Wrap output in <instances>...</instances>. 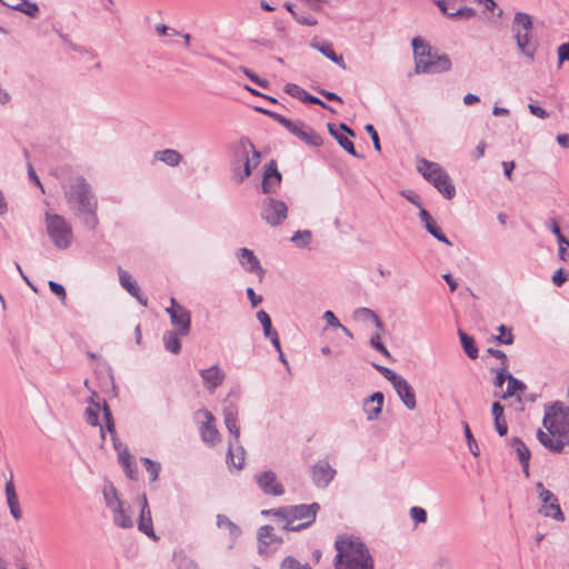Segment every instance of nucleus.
I'll return each instance as SVG.
<instances>
[{"label": "nucleus", "instance_id": "31", "mask_svg": "<svg viewBox=\"0 0 569 569\" xmlns=\"http://www.w3.org/2000/svg\"><path fill=\"white\" fill-rule=\"evenodd\" d=\"M312 47L316 48L319 52H321L325 57L330 59L332 62L340 66L342 69L346 68V63L343 61L342 56L337 54L335 52L331 43H329V42L312 43Z\"/></svg>", "mask_w": 569, "mask_h": 569}, {"label": "nucleus", "instance_id": "8", "mask_svg": "<svg viewBox=\"0 0 569 569\" xmlns=\"http://www.w3.org/2000/svg\"><path fill=\"white\" fill-rule=\"evenodd\" d=\"M96 392L89 398L90 406L84 410V418L87 423L97 427L100 426L101 438L104 439V430H107L113 441H116V427L111 410L106 401L101 407L100 402H96L93 397Z\"/></svg>", "mask_w": 569, "mask_h": 569}, {"label": "nucleus", "instance_id": "22", "mask_svg": "<svg viewBox=\"0 0 569 569\" xmlns=\"http://www.w3.org/2000/svg\"><path fill=\"white\" fill-rule=\"evenodd\" d=\"M170 322L172 331L180 333V337H187L191 330V313L187 308H178V312H172Z\"/></svg>", "mask_w": 569, "mask_h": 569}, {"label": "nucleus", "instance_id": "50", "mask_svg": "<svg viewBox=\"0 0 569 569\" xmlns=\"http://www.w3.org/2000/svg\"><path fill=\"white\" fill-rule=\"evenodd\" d=\"M282 569H311L308 562H300L293 557H287L281 562Z\"/></svg>", "mask_w": 569, "mask_h": 569}, {"label": "nucleus", "instance_id": "41", "mask_svg": "<svg viewBox=\"0 0 569 569\" xmlns=\"http://www.w3.org/2000/svg\"><path fill=\"white\" fill-rule=\"evenodd\" d=\"M217 526L219 528H227L232 537H238L240 535L239 527L224 515L217 516Z\"/></svg>", "mask_w": 569, "mask_h": 569}, {"label": "nucleus", "instance_id": "43", "mask_svg": "<svg viewBox=\"0 0 569 569\" xmlns=\"http://www.w3.org/2000/svg\"><path fill=\"white\" fill-rule=\"evenodd\" d=\"M445 14L450 19H471L477 14V11L473 8L463 7L455 11H447Z\"/></svg>", "mask_w": 569, "mask_h": 569}, {"label": "nucleus", "instance_id": "13", "mask_svg": "<svg viewBox=\"0 0 569 569\" xmlns=\"http://www.w3.org/2000/svg\"><path fill=\"white\" fill-rule=\"evenodd\" d=\"M258 487L264 495L282 496L284 493L283 487L277 480V476L272 470H266L256 477Z\"/></svg>", "mask_w": 569, "mask_h": 569}, {"label": "nucleus", "instance_id": "2", "mask_svg": "<svg viewBox=\"0 0 569 569\" xmlns=\"http://www.w3.org/2000/svg\"><path fill=\"white\" fill-rule=\"evenodd\" d=\"M542 425L547 432L539 429L537 438L545 448L561 452L566 445L569 446V416L561 402L546 407Z\"/></svg>", "mask_w": 569, "mask_h": 569}, {"label": "nucleus", "instance_id": "12", "mask_svg": "<svg viewBox=\"0 0 569 569\" xmlns=\"http://www.w3.org/2000/svg\"><path fill=\"white\" fill-rule=\"evenodd\" d=\"M536 489L538 497L542 502L538 510L539 513L557 521H563L565 516L558 502V498L550 490L546 489L541 482L536 485Z\"/></svg>", "mask_w": 569, "mask_h": 569}, {"label": "nucleus", "instance_id": "28", "mask_svg": "<svg viewBox=\"0 0 569 569\" xmlns=\"http://www.w3.org/2000/svg\"><path fill=\"white\" fill-rule=\"evenodd\" d=\"M113 522L116 526L120 528H132L133 520L131 516L128 513V510L124 508L123 503H118L113 509Z\"/></svg>", "mask_w": 569, "mask_h": 569}, {"label": "nucleus", "instance_id": "1", "mask_svg": "<svg viewBox=\"0 0 569 569\" xmlns=\"http://www.w3.org/2000/svg\"><path fill=\"white\" fill-rule=\"evenodd\" d=\"M61 187L70 212L86 229L94 230L99 224L98 200L91 184L83 176L73 174L62 181Z\"/></svg>", "mask_w": 569, "mask_h": 569}, {"label": "nucleus", "instance_id": "36", "mask_svg": "<svg viewBox=\"0 0 569 569\" xmlns=\"http://www.w3.org/2000/svg\"><path fill=\"white\" fill-rule=\"evenodd\" d=\"M173 561L178 569H199L197 562L188 557L183 551L174 552Z\"/></svg>", "mask_w": 569, "mask_h": 569}, {"label": "nucleus", "instance_id": "4", "mask_svg": "<svg viewBox=\"0 0 569 569\" xmlns=\"http://www.w3.org/2000/svg\"><path fill=\"white\" fill-rule=\"evenodd\" d=\"M319 509V503L312 502L310 505L284 506L277 509L263 510L262 513L273 515L284 520L286 523L282 527L284 530L298 531L315 522Z\"/></svg>", "mask_w": 569, "mask_h": 569}, {"label": "nucleus", "instance_id": "19", "mask_svg": "<svg viewBox=\"0 0 569 569\" xmlns=\"http://www.w3.org/2000/svg\"><path fill=\"white\" fill-rule=\"evenodd\" d=\"M271 526H262L258 531L259 552L267 553L277 549L282 540L273 535Z\"/></svg>", "mask_w": 569, "mask_h": 569}, {"label": "nucleus", "instance_id": "55", "mask_svg": "<svg viewBox=\"0 0 569 569\" xmlns=\"http://www.w3.org/2000/svg\"><path fill=\"white\" fill-rule=\"evenodd\" d=\"M375 368L391 383L393 385L401 376L398 375L397 372H395L393 370L387 368V367H383V366H379V365H375Z\"/></svg>", "mask_w": 569, "mask_h": 569}, {"label": "nucleus", "instance_id": "32", "mask_svg": "<svg viewBox=\"0 0 569 569\" xmlns=\"http://www.w3.org/2000/svg\"><path fill=\"white\" fill-rule=\"evenodd\" d=\"M236 442L229 441V449L227 452V462H230L237 469H242L244 465V448L238 446L236 449V453L233 452V446Z\"/></svg>", "mask_w": 569, "mask_h": 569}, {"label": "nucleus", "instance_id": "51", "mask_svg": "<svg viewBox=\"0 0 569 569\" xmlns=\"http://www.w3.org/2000/svg\"><path fill=\"white\" fill-rule=\"evenodd\" d=\"M336 139H337L338 143L340 144V147L343 148L349 154H351L356 158H362V156H360L356 151L353 142L351 140H349L346 136H343L341 133L339 136H336Z\"/></svg>", "mask_w": 569, "mask_h": 569}, {"label": "nucleus", "instance_id": "15", "mask_svg": "<svg viewBox=\"0 0 569 569\" xmlns=\"http://www.w3.org/2000/svg\"><path fill=\"white\" fill-rule=\"evenodd\" d=\"M281 173L278 171V167L274 160H271L269 163L264 166L263 177H262V192L263 193H274L278 187L281 183Z\"/></svg>", "mask_w": 569, "mask_h": 569}, {"label": "nucleus", "instance_id": "23", "mask_svg": "<svg viewBox=\"0 0 569 569\" xmlns=\"http://www.w3.org/2000/svg\"><path fill=\"white\" fill-rule=\"evenodd\" d=\"M385 396L382 392H373L370 397L363 401V411L366 412L369 421L377 420L382 411Z\"/></svg>", "mask_w": 569, "mask_h": 569}, {"label": "nucleus", "instance_id": "62", "mask_svg": "<svg viewBox=\"0 0 569 569\" xmlns=\"http://www.w3.org/2000/svg\"><path fill=\"white\" fill-rule=\"evenodd\" d=\"M243 70V73L250 79L252 80L256 84H258L259 87L261 88H267L268 86V81L264 80V79H261L259 78L256 73H253L251 70H249L248 68H242Z\"/></svg>", "mask_w": 569, "mask_h": 569}, {"label": "nucleus", "instance_id": "64", "mask_svg": "<svg viewBox=\"0 0 569 569\" xmlns=\"http://www.w3.org/2000/svg\"><path fill=\"white\" fill-rule=\"evenodd\" d=\"M435 569H452L451 560L448 557L440 556L433 562Z\"/></svg>", "mask_w": 569, "mask_h": 569}, {"label": "nucleus", "instance_id": "47", "mask_svg": "<svg viewBox=\"0 0 569 569\" xmlns=\"http://www.w3.org/2000/svg\"><path fill=\"white\" fill-rule=\"evenodd\" d=\"M256 316L258 321L262 326L264 336H270V333L276 331L272 327V322L269 315L264 310H259Z\"/></svg>", "mask_w": 569, "mask_h": 569}, {"label": "nucleus", "instance_id": "58", "mask_svg": "<svg viewBox=\"0 0 569 569\" xmlns=\"http://www.w3.org/2000/svg\"><path fill=\"white\" fill-rule=\"evenodd\" d=\"M380 335L379 333H376L371 337L370 339V345L373 349L378 350L379 352H381L383 356L386 357H390V352L388 351V349L385 347V345L381 342L380 340Z\"/></svg>", "mask_w": 569, "mask_h": 569}, {"label": "nucleus", "instance_id": "16", "mask_svg": "<svg viewBox=\"0 0 569 569\" xmlns=\"http://www.w3.org/2000/svg\"><path fill=\"white\" fill-rule=\"evenodd\" d=\"M292 134L298 137L305 143L311 147H319L322 144V138L310 127L306 126L302 122H293L291 127L288 129Z\"/></svg>", "mask_w": 569, "mask_h": 569}, {"label": "nucleus", "instance_id": "54", "mask_svg": "<svg viewBox=\"0 0 569 569\" xmlns=\"http://www.w3.org/2000/svg\"><path fill=\"white\" fill-rule=\"evenodd\" d=\"M49 288H50L51 292L60 299L62 305H66L67 293H66L64 287L62 284L51 280V281H49Z\"/></svg>", "mask_w": 569, "mask_h": 569}, {"label": "nucleus", "instance_id": "53", "mask_svg": "<svg viewBox=\"0 0 569 569\" xmlns=\"http://www.w3.org/2000/svg\"><path fill=\"white\" fill-rule=\"evenodd\" d=\"M258 111L264 113V114H268L269 117H271L273 120H276L277 122H279L280 124H282L287 130L291 127V123L292 121L277 112H273V111H269V110H266V109H262V108H257Z\"/></svg>", "mask_w": 569, "mask_h": 569}, {"label": "nucleus", "instance_id": "7", "mask_svg": "<svg viewBox=\"0 0 569 569\" xmlns=\"http://www.w3.org/2000/svg\"><path fill=\"white\" fill-rule=\"evenodd\" d=\"M259 163L260 152L256 150L248 138L240 139L236 151V160L232 163L234 180L238 183L243 182Z\"/></svg>", "mask_w": 569, "mask_h": 569}, {"label": "nucleus", "instance_id": "60", "mask_svg": "<svg viewBox=\"0 0 569 569\" xmlns=\"http://www.w3.org/2000/svg\"><path fill=\"white\" fill-rule=\"evenodd\" d=\"M156 31L159 36L163 37V36H169V37H173V36H179L180 32L168 27L167 24L164 23H158L156 24Z\"/></svg>", "mask_w": 569, "mask_h": 569}, {"label": "nucleus", "instance_id": "40", "mask_svg": "<svg viewBox=\"0 0 569 569\" xmlns=\"http://www.w3.org/2000/svg\"><path fill=\"white\" fill-rule=\"evenodd\" d=\"M426 230L440 242L446 243L447 246H452V242L446 237V234L441 231V229L437 226L436 221L432 219L425 226Z\"/></svg>", "mask_w": 569, "mask_h": 569}, {"label": "nucleus", "instance_id": "27", "mask_svg": "<svg viewBox=\"0 0 569 569\" xmlns=\"http://www.w3.org/2000/svg\"><path fill=\"white\" fill-rule=\"evenodd\" d=\"M512 450L516 452L519 462L522 466V470L526 475V477L529 476V460H530V450L528 447L519 439V438H512L509 442Z\"/></svg>", "mask_w": 569, "mask_h": 569}, {"label": "nucleus", "instance_id": "25", "mask_svg": "<svg viewBox=\"0 0 569 569\" xmlns=\"http://www.w3.org/2000/svg\"><path fill=\"white\" fill-rule=\"evenodd\" d=\"M140 502H141V510H140V516H139V521H138V528L141 532H143L148 537H152L153 539H156V535H154L153 527H152L151 511H150L146 495H142L140 497Z\"/></svg>", "mask_w": 569, "mask_h": 569}, {"label": "nucleus", "instance_id": "49", "mask_svg": "<svg viewBox=\"0 0 569 569\" xmlns=\"http://www.w3.org/2000/svg\"><path fill=\"white\" fill-rule=\"evenodd\" d=\"M463 432H465V436H466V439H467V443H468V447H469V450L470 452L475 456V457H478L480 455V449L472 436V432L468 426L467 422H463Z\"/></svg>", "mask_w": 569, "mask_h": 569}, {"label": "nucleus", "instance_id": "20", "mask_svg": "<svg viewBox=\"0 0 569 569\" xmlns=\"http://www.w3.org/2000/svg\"><path fill=\"white\" fill-rule=\"evenodd\" d=\"M238 259L240 264L249 272L258 274L260 278L264 276V269L261 267L260 261L254 256L253 251L248 248L239 249Z\"/></svg>", "mask_w": 569, "mask_h": 569}, {"label": "nucleus", "instance_id": "45", "mask_svg": "<svg viewBox=\"0 0 569 569\" xmlns=\"http://www.w3.org/2000/svg\"><path fill=\"white\" fill-rule=\"evenodd\" d=\"M141 461L149 473L150 480L156 481L159 477L161 465L159 462L151 460L150 458H142Z\"/></svg>", "mask_w": 569, "mask_h": 569}, {"label": "nucleus", "instance_id": "24", "mask_svg": "<svg viewBox=\"0 0 569 569\" xmlns=\"http://www.w3.org/2000/svg\"><path fill=\"white\" fill-rule=\"evenodd\" d=\"M200 376L202 378L203 386L209 391H213L224 380V372L219 368L218 365H214L208 369H201Z\"/></svg>", "mask_w": 569, "mask_h": 569}, {"label": "nucleus", "instance_id": "18", "mask_svg": "<svg viewBox=\"0 0 569 569\" xmlns=\"http://www.w3.org/2000/svg\"><path fill=\"white\" fill-rule=\"evenodd\" d=\"M393 389L396 390L398 397L402 401L409 410H415L417 408L416 395L413 388L410 383L403 378L400 377L393 385Z\"/></svg>", "mask_w": 569, "mask_h": 569}, {"label": "nucleus", "instance_id": "57", "mask_svg": "<svg viewBox=\"0 0 569 569\" xmlns=\"http://www.w3.org/2000/svg\"><path fill=\"white\" fill-rule=\"evenodd\" d=\"M410 516L416 523H425L427 521V511L421 507H412Z\"/></svg>", "mask_w": 569, "mask_h": 569}, {"label": "nucleus", "instance_id": "63", "mask_svg": "<svg viewBox=\"0 0 569 569\" xmlns=\"http://www.w3.org/2000/svg\"><path fill=\"white\" fill-rule=\"evenodd\" d=\"M568 279V274L563 269H558L552 276V282L556 287H561Z\"/></svg>", "mask_w": 569, "mask_h": 569}, {"label": "nucleus", "instance_id": "61", "mask_svg": "<svg viewBox=\"0 0 569 569\" xmlns=\"http://www.w3.org/2000/svg\"><path fill=\"white\" fill-rule=\"evenodd\" d=\"M558 59V67H560L563 61H569V42L559 46Z\"/></svg>", "mask_w": 569, "mask_h": 569}, {"label": "nucleus", "instance_id": "59", "mask_svg": "<svg viewBox=\"0 0 569 569\" xmlns=\"http://www.w3.org/2000/svg\"><path fill=\"white\" fill-rule=\"evenodd\" d=\"M114 448L119 452V461L122 465L123 469H128L132 465L131 455L126 449L123 451H120V445L118 446L116 442Z\"/></svg>", "mask_w": 569, "mask_h": 569}, {"label": "nucleus", "instance_id": "39", "mask_svg": "<svg viewBox=\"0 0 569 569\" xmlns=\"http://www.w3.org/2000/svg\"><path fill=\"white\" fill-rule=\"evenodd\" d=\"M19 7L17 11L24 13L30 18H37L39 16L40 9L36 2H31L30 0L19 1Z\"/></svg>", "mask_w": 569, "mask_h": 569}, {"label": "nucleus", "instance_id": "17", "mask_svg": "<svg viewBox=\"0 0 569 569\" xmlns=\"http://www.w3.org/2000/svg\"><path fill=\"white\" fill-rule=\"evenodd\" d=\"M198 415H202L204 418V421L202 422L200 427V435L203 442L208 445H214L219 440V431L213 425L214 417L213 415L208 410H200L198 411Z\"/></svg>", "mask_w": 569, "mask_h": 569}, {"label": "nucleus", "instance_id": "21", "mask_svg": "<svg viewBox=\"0 0 569 569\" xmlns=\"http://www.w3.org/2000/svg\"><path fill=\"white\" fill-rule=\"evenodd\" d=\"M119 281L123 289H126L132 297H134L140 305L147 306L148 299L141 293L140 287L137 281L132 279L131 274L123 270L122 268H118Z\"/></svg>", "mask_w": 569, "mask_h": 569}, {"label": "nucleus", "instance_id": "35", "mask_svg": "<svg viewBox=\"0 0 569 569\" xmlns=\"http://www.w3.org/2000/svg\"><path fill=\"white\" fill-rule=\"evenodd\" d=\"M353 317L358 321H370L371 320V321H373L375 326L378 329L383 328V323L380 320V318L376 315L375 311H372L369 308L361 307V308L356 309L353 312Z\"/></svg>", "mask_w": 569, "mask_h": 569}, {"label": "nucleus", "instance_id": "10", "mask_svg": "<svg viewBox=\"0 0 569 569\" xmlns=\"http://www.w3.org/2000/svg\"><path fill=\"white\" fill-rule=\"evenodd\" d=\"M532 18L525 12H517L513 18L512 32L517 47L529 59L535 57V48H531Z\"/></svg>", "mask_w": 569, "mask_h": 569}, {"label": "nucleus", "instance_id": "33", "mask_svg": "<svg viewBox=\"0 0 569 569\" xmlns=\"http://www.w3.org/2000/svg\"><path fill=\"white\" fill-rule=\"evenodd\" d=\"M458 335H459L460 342H461V346H462L466 355L472 360L477 359L478 358V347L476 345L475 339L471 336L467 335L462 330H459Z\"/></svg>", "mask_w": 569, "mask_h": 569}, {"label": "nucleus", "instance_id": "30", "mask_svg": "<svg viewBox=\"0 0 569 569\" xmlns=\"http://www.w3.org/2000/svg\"><path fill=\"white\" fill-rule=\"evenodd\" d=\"M503 406H501L500 402L497 401L492 403L491 412L495 420V427L499 436H505L508 432V426L503 416Z\"/></svg>", "mask_w": 569, "mask_h": 569}, {"label": "nucleus", "instance_id": "56", "mask_svg": "<svg viewBox=\"0 0 569 569\" xmlns=\"http://www.w3.org/2000/svg\"><path fill=\"white\" fill-rule=\"evenodd\" d=\"M497 371V375H496V378L493 380V385L495 387L497 388H501L505 383V381L507 380L508 381V366H505L503 367H499L496 369Z\"/></svg>", "mask_w": 569, "mask_h": 569}, {"label": "nucleus", "instance_id": "3", "mask_svg": "<svg viewBox=\"0 0 569 569\" xmlns=\"http://www.w3.org/2000/svg\"><path fill=\"white\" fill-rule=\"evenodd\" d=\"M336 569H373V558L367 545L356 536H340L335 542Z\"/></svg>", "mask_w": 569, "mask_h": 569}, {"label": "nucleus", "instance_id": "38", "mask_svg": "<svg viewBox=\"0 0 569 569\" xmlns=\"http://www.w3.org/2000/svg\"><path fill=\"white\" fill-rule=\"evenodd\" d=\"M4 491H6V498H7L8 507L19 505L18 495H17V491H16V488H14V483H13V475H12V472H10V476H9V478L6 481Z\"/></svg>", "mask_w": 569, "mask_h": 569}, {"label": "nucleus", "instance_id": "42", "mask_svg": "<svg viewBox=\"0 0 569 569\" xmlns=\"http://www.w3.org/2000/svg\"><path fill=\"white\" fill-rule=\"evenodd\" d=\"M311 239L312 233L309 230H299L291 237V241L299 248H306Z\"/></svg>", "mask_w": 569, "mask_h": 569}, {"label": "nucleus", "instance_id": "34", "mask_svg": "<svg viewBox=\"0 0 569 569\" xmlns=\"http://www.w3.org/2000/svg\"><path fill=\"white\" fill-rule=\"evenodd\" d=\"M180 333L174 331H166L163 333L164 349L173 355H178L181 350Z\"/></svg>", "mask_w": 569, "mask_h": 569}, {"label": "nucleus", "instance_id": "29", "mask_svg": "<svg viewBox=\"0 0 569 569\" xmlns=\"http://www.w3.org/2000/svg\"><path fill=\"white\" fill-rule=\"evenodd\" d=\"M182 156L174 149L159 150L153 153V161H162L170 167H177Z\"/></svg>", "mask_w": 569, "mask_h": 569}, {"label": "nucleus", "instance_id": "44", "mask_svg": "<svg viewBox=\"0 0 569 569\" xmlns=\"http://www.w3.org/2000/svg\"><path fill=\"white\" fill-rule=\"evenodd\" d=\"M103 497L106 500V505L111 510L118 505L123 503L119 498L116 488L111 485L103 490Z\"/></svg>", "mask_w": 569, "mask_h": 569}, {"label": "nucleus", "instance_id": "11", "mask_svg": "<svg viewBox=\"0 0 569 569\" xmlns=\"http://www.w3.org/2000/svg\"><path fill=\"white\" fill-rule=\"evenodd\" d=\"M260 217L270 227L280 226L288 217V207L282 200L267 197L261 203Z\"/></svg>", "mask_w": 569, "mask_h": 569}, {"label": "nucleus", "instance_id": "9", "mask_svg": "<svg viewBox=\"0 0 569 569\" xmlns=\"http://www.w3.org/2000/svg\"><path fill=\"white\" fill-rule=\"evenodd\" d=\"M46 228L49 238L60 250H66L71 247L73 233L71 224L66 220L64 217L58 213H46Z\"/></svg>", "mask_w": 569, "mask_h": 569}, {"label": "nucleus", "instance_id": "6", "mask_svg": "<svg viewBox=\"0 0 569 569\" xmlns=\"http://www.w3.org/2000/svg\"><path fill=\"white\" fill-rule=\"evenodd\" d=\"M417 170L429 181L446 199L456 196V188L446 170L437 162L423 158L417 160Z\"/></svg>", "mask_w": 569, "mask_h": 569}, {"label": "nucleus", "instance_id": "5", "mask_svg": "<svg viewBox=\"0 0 569 569\" xmlns=\"http://www.w3.org/2000/svg\"><path fill=\"white\" fill-rule=\"evenodd\" d=\"M411 44L413 48L416 73H440L451 69L449 57L433 52L422 38L415 37Z\"/></svg>", "mask_w": 569, "mask_h": 569}, {"label": "nucleus", "instance_id": "46", "mask_svg": "<svg viewBox=\"0 0 569 569\" xmlns=\"http://www.w3.org/2000/svg\"><path fill=\"white\" fill-rule=\"evenodd\" d=\"M549 228H550L551 232L557 237L558 243L560 246V254H562L565 252L562 244L569 246V241L561 233L557 219L552 218L550 220Z\"/></svg>", "mask_w": 569, "mask_h": 569}, {"label": "nucleus", "instance_id": "37", "mask_svg": "<svg viewBox=\"0 0 569 569\" xmlns=\"http://www.w3.org/2000/svg\"><path fill=\"white\" fill-rule=\"evenodd\" d=\"M508 386L506 392L502 395V399H507L516 395L517 391H523L526 389V385L515 378L511 373H508Z\"/></svg>", "mask_w": 569, "mask_h": 569}, {"label": "nucleus", "instance_id": "26", "mask_svg": "<svg viewBox=\"0 0 569 569\" xmlns=\"http://www.w3.org/2000/svg\"><path fill=\"white\" fill-rule=\"evenodd\" d=\"M224 425L233 436L232 442L239 443L240 428L238 426V410L236 406L229 405L223 410Z\"/></svg>", "mask_w": 569, "mask_h": 569}, {"label": "nucleus", "instance_id": "52", "mask_svg": "<svg viewBox=\"0 0 569 569\" xmlns=\"http://www.w3.org/2000/svg\"><path fill=\"white\" fill-rule=\"evenodd\" d=\"M284 91L289 96L297 98L302 102H303L305 96L307 93V91L305 89H302L301 87H299L298 84H295V83H287L284 86Z\"/></svg>", "mask_w": 569, "mask_h": 569}, {"label": "nucleus", "instance_id": "14", "mask_svg": "<svg viewBox=\"0 0 569 569\" xmlns=\"http://www.w3.org/2000/svg\"><path fill=\"white\" fill-rule=\"evenodd\" d=\"M312 481L318 488H327L336 476L328 460H319L311 469Z\"/></svg>", "mask_w": 569, "mask_h": 569}, {"label": "nucleus", "instance_id": "48", "mask_svg": "<svg viewBox=\"0 0 569 569\" xmlns=\"http://www.w3.org/2000/svg\"><path fill=\"white\" fill-rule=\"evenodd\" d=\"M500 335L495 337V340L500 345H511L513 342V335L510 328H507L505 325H500L498 327Z\"/></svg>", "mask_w": 569, "mask_h": 569}]
</instances>
